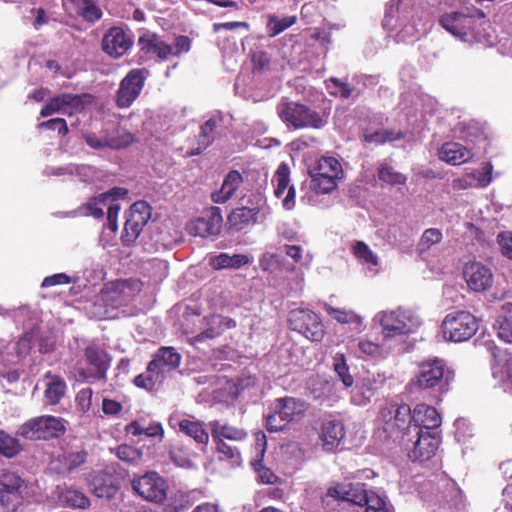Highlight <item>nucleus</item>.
<instances>
[{"instance_id": "f257e3e1", "label": "nucleus", "mask_w": 512, "mask_h": 512, "mask_svg": "<svg viewBox=\"0 0 512 512\" xmlns=\"http://www.w3.org/2000/svg\"><path fill=\"white\" fill-rule=\"evenodd\" d=\"M454 371L443 359L431 358L419 364L418 372L411 380V386L420 391H428L439 398L450 390Z\"/></svg>"}, {"instance_id": "f03ea898", "label": "nucleus", "mask_w": 512, "mask_h": 512, "mask_svg": "<svg viewBox=\"0 0 512 512\" xmlns=\"http://www.w3.org/2000/svg\"><path fill=\"white\" fill-rule=\"evenodd\" d=\"M276 111L289 129H321L328 122V116L325 113H320L294 101H281L277 105Z\"/></svg>"}, {"instance_id": "7ed1b4c3", "label": "nucleus", "mask_w": 512, "mask_h": 512, "mask_svg": "<svg viewBox=\"0 0 512 512\" xmlns=\"http://www.w3.org/2000/svg\"><path fill=\"white\" fill-rule=\"evenodd\" d=\"M374 322L381 327L384 340L401 338L413 333L420 325V318L411 310L397 308L378 312Z\"/></svg>"}, {"instance_id": "20e7f679", "label": "nucleus", "mask_w": 512, "mask_h": 512, "mask_svg": "<svg viewBox=\"0 0 512 512\" xmlns=\"http://www.w3.org/2000/svg\"><path fill=\"white\" fill-rule=\"evenodd\" d=\"M379 420L385 433L401 442L412 433V410L404 403L391 402L380 409Z\"/></svg>"}, {"instance_id": "39448f33", "label": "nucleus", "mask_w": 512, "mask_h": 512, "mask_svg": "<svg viewBox=\"0 0 512 512\" xmlns=\"http://www.w3.org/2000/svg\"><path fill=\"white\" fill-rule=\"evenodd\" d=\"M327 495L337 500L365 505L366 512H393L386 500L373 491H365L359 485L339 483L330 487Z\"/></svg>"}, {"instance_id": "423d86ee", "label": "nucleus", "mask_w": 512, "mask_h": 512, "mask_svg": "<svg viewBox=\"0 0 512 512\" xmlns=\"http://www.w3.org/2000/svg\"><path fill=\"white\" fill-rule=\"evenodd\" d=\"M269 410L266 427L270 432H278L289 423L301 420L307 410V404L297 398L283 397L275 399Z\"/></svg>"}, {"instance_id": "0eeeda50", "label": "nucleus", "mask_w": 512, "mask_h": 512, "mask_svg": "<svg viewBox=\"0 0 512 512\" xmlns=\"http://www.w3.org/2000/svg\"><path fill=\"white\" fill-rule=\"evenodd\" d=\"M478 328V319L472 313L465 310L448 313L442 322L444 337L453 342L469 340L475 335Z\"/></svg>"}, {"instance_id": "6e6552de", "label": "nucleus", "mask_w": 512, "mask_h": 512, "mask_svg": "<svg viewBox=\"0 0 512 512\" xmlns=\"http://www.w3.org/2000/svg\"><path fill=\"white\" fill-rule=\"evenodd\" d=\"M485 17L482 10L467 8L466 11H455L445 13L441 16L439 22L441 26L455 37L465 39L473 33L476 20Z\"/></svg>"}, {"instance_id": "1a4fd4ad", "label": "nucleus", "mask_w": 512, "mask_h": 512, "mask_svg": "<svg viewBox=\"0 0 512 512\" xmlns=\"http://www.w3.org/2000/svg\"><path fill=\"white\" fill-rule=\"evenodd\" d=\"M65 426L61 418L45 415L28 420L18 430V434L26 439H50L61 435Z\"/></svg>"}, {"instance_id": "9d476101", "label": "nucleus", "mask_w": 512, "mask_h": 512, "mask_svg": "<svg viewBox=\"0 0 512 512\" xmlns=\"http://www.w3.org/2000/svg\"><path fill=\"white\" fill-rule=\"evenodd\" d=\"M412 457L421 461L429 460L437 451L440 439L436 432L423 430L413 425L412 433L402 441Z\"/></svg>"}, {"instance_id": "9b49d317", "label": "nucleus", "mask_w": 512, "mask_h": 512, "mask_svg": "<svg viewBox=\"0 0 512 512\" xmlns=\"http://www.w3.org/2000/svg\"><path fill=\"white\" fill-rule=\"evenodd\" d=\"M288 324L291 330L299 332L311 341H321L325 334L319 316L309 309H292L288 314Z\"/></svg>"}, {"instance_id": "f8f14e48", "label": "nucleus", "mask_w": 512, "mask_h": 512, "mask_svg": "<svg viewBox=\"0 0 512 512\" xmlns=\"http://www.w3.org/2000/svg\"><path fill=\"white\" fill-rule=\"evenodd\" d=\"M149 71L145 68L131 69L120 81L119 88L115 95V102L118 108H129L140 96Z\"/></svg>"}, {"instance_id": "ddd939ff", "label": "nucleus", "mask_w": 512, "mask_h": 512, "mask_svg": "<svg viewBox=\"0 0 512 512\" xmlns=\"http://www.w3.org/2000/svg\"><path fill=\"white\" fill-rule=\"evenodd\" d=\"M151 218V206L146 201L135 202L126 214L122 241L126 245L132 244L142 232L144 226Z\"/></svg>"}, {"instance_id": "4468645a", "label": "nucleus", "mask_w": 512, "mask_h": 512, "mask_svg": "<svg viewBox=\"0 0 512 512\" xmlns=\"http://www.w3.org/2000/svg\"><path fill=\"white\" fill-rule=\"evenodd\" d=\"M255 206L240 207L234 209L227 217V222L231 229L241 231L257 222L265 220L268 211L263 209L265 200L260 194L254 195Z\"/></svg>"}, {"instance_id": "2eb2a0df", "label": "nucleus", "mask_w": 512, "mask_h": 512, "mask_svg": "<svg viewBox=\"0 0 512 512\" xmlns=\"http://www.w3.org/2000/svg\"><path fill=\"white\" fill-rule=\"evenodd\" d=\"M132 488L139 496L150 502L162 503L167 496V483L156 472H148L133 479Z\"/></svg>"}, {"instance_id": "dca6fc26", "label": "nucleus", "mask_w": 512, "mask_h": 512, "mask_svg": "<svg viewBox=\"0 0 512 512\" xmlns=\"http://www.w3.org/2000/svg\"><path fill=\"white\" fill-rule=\"evenodd\" d=\"M463 278L468 289L476 293L489 290L494 282L491 268L477 261H470L464 265Z\"/></svg>"}, {"instance_id": "f3484780", "label": "nucleus", "mask_w": 512, "mask_h": 512, "mask_svg": "<svg viewBox=\"0 0 512 512\" xmlns=\"http://www.w3.org/2000/svg\"><path fill=\"white\" fill-rule=\"evenodd\" d=\"M84 355L91 368L87 371L78 368V373L82 379L91 381L105 378L110 362L109 355L105 350L97 345L91 344L85 348Z\"/></svg>"}, {"instance_id": "a211bd4d", "label": "nucleus", "mask_w": 512, "mask_h": 512, "mask_svg": "<svg viewBox=\"0 0 512 512\" xmlns=\"http://www.w3.org/2000/svg\"><path fill=\"white\" fill-rule=\"evenodd\" d=\"M486 347L494 358L492 375L504 387L505 391H512V354L502 352L493 342H486Z\"/></svg>"}, {"instance_id": "6ab92c4d", "label": "nucleus", "mask_w": 512, "mask_h": 512, "mask_svg": "<svg viewBox=\"0 0 512 512\" xmlns=\"http://www.w3.org/2000/svg\"><path fill=\"white\" fill-rule=\"evenodd\" d=\"M23 484L21 477L9 470L0 471V505L7 511H13L19 502V489Z\"/></svg>"}, {"instance_id": "aec40b11", "label": "nucleus", "mask_w": 512, "mask_h": 512, "mask_svg": "<svg viewBox=\"0 0 512 512\" xmlns=\"http://www.w3.org/2000/svg\"><path fill=\"white\" fill-rule=\"evenodd\" d=\"M222 216L218 207H212L205 215L190 221L187 231L192 236H215L220 232Z\"/></svg>"}, {"instance_id": "412c9836", "label": "nucleus", "mask_w": 512, "mask_h": 512, "mask_svg": "<svg viewBox=\"0 0 512 512\" xmlns=\"http://www.w3.org/2000/svg\"><path fill=\"white\" fill-rule=\"evenodd\" d=\"M385 377L380 374H371L361 378L352 390L351 401L358 406L369 404L376 396L377 391L384 385Z\"/></svg>"}, {"instance_id": "4be33fe9", "label": "nucleus", "mask_w": 512, "mask_h": 512, "mask_svg": "<svg viewBox=\"0 0 512 512\" xmlns=\"http://www.w3.org/2000/svg\"><path fill=\"white\" fill-rule=\"evenodd\" d=\"M180 361L181 355L173 347H161L149 362L148 370L164 380L168 373L178 368Z\"/></svg>"}, {"instance_id": "5701e85b", "label": "nucleus", "mask_w": 512, "mask_h": 512, "mask_svg": "<svg viewBox=\"0 0 512 512\" xmlns=\"http://www.w3.org/2000/svg\"><path fill=\"white\" fill-rule=\"evenodd\" d=\"M132 40L120 27H112L102 39V49L114 58L123 56L131 47Z\"/></svg>"}, {"instance_id": "b1692460", "label": "nucleus", "mask_w": 512, "mask_h": 512, "mask_svg": "<svg viewBox=\"0 0 512 512\" xmlns=\"http://www.w3.org/2000/svg\"><path fill=\"white\" fill-rule=\"evenodd\" d=\"M82 108L80 96L62 93L52 97L41 109L40 116L48 117L55 113L72 114Z\"/></svg>"}, {"instance_id": "393cba45", "label": "nucleus", "mask_w": 512, "mask_h": 512, "mask_svg": "<svg viewBox=\"0 0 512 512\" xmlns=\"http://www.w3.org/2000/svg\"><path fill=\"white\" fill-rule=\"evenodd\" d=\"M273 182L275 183L274 194L277 198H282V205L285 209L291 210L295 206V189L289 186V168L286 164H281L275 175Z\"/></svg>"}, {"instance_id": "a878e982", "label": "nucleus", "mask_w": 512, "mask_h": 512, "mask_svg": "<svg viewBox=\"0 0 512 512\" xmlns=\"http://www.w3.org/2000/svg\"><path fill=\"white\" fill-rule=\"evenodd\" d=\"M92 493L98 498L111 499L118 491L117 479L108 472H95L90 479Z\"/></svg>"}, {"instance_id": "bb28decb", "label": "nucleus", "mask_w": 512, "mask_h": 512, "mask_svg": "<svg viewBox=\"0 0 512 512\" xmlns=\"http://www.w3.org/2000/svg\"><path fill=\"white\" fill-rule=\"evenodd\" d=\"M130 287L124 281L110 283L100 292V301H106L110 309L118 308L127 303L131 297Z\"/></svg>"}, {"instance_id": "cd10ccee", "label": "nucleus", "mask_w": 512, "mask_h": 512, "mask_svg": "<svg viewBox=\"0 0 512 512\" xmlns=\"http://www.w3.org/2000/svg\"><path fill=\"white\" fill-rule=\"evenodd\" d=\"M412 424L423 430H433L441 425V416L434 407L420 403L412 410Z\"/></svg>"}, {"instance_id": "c85d7f7f", "label": "nucleus", "mask_w": 512, "mask_h": 512, "mask_svg": "<svg viewBox=\"0 0 512 512\" xmlns=\"http://www.w3.org/2000/svg\"><path fill=\"white\" fill-rule=\"evenodd\" d=\"M345 437V428L341 421L325 420L321 426L320 438L326 450L332 451Z\"/></svg>"}, {"instance_id": "c756f323", "label": "nucleus", "mask_w": 512, "mask_h": 512, "mask_svg": "<svg viewBox=\"0 0 512 512\" xmlns=\"http://www.w3.org/2000/svg\"><path fill=\"white\" fill-rule=\"evenodd\" d=\"M45 390L44 400L46 404L56 405L64 397L67 384L65 380L59 375H53L51 372H47L44 375Z\"/></svg>"}, {"instance_id": "7c9ffc66", "label": "nucleus", "mask_w": 512, "mask_h": 512, "mask_svg": "<svg viewBox=\"0 0 512 512\" xmlns=\"http://www.w3.org/2000/svg\"><path fill=\"white\" fill-rule=\"evenodd\" d=\"M439 157L451 165H460L470 160L473 153L458 142H447L440 148Z\"/></svg>"}, {"instance_id": "2f4dec72", "label": "nucleus", "mask_w": 512, "mask_h": 512, "mask_svg": "<svg viewBox=\"0 0 512 512\" xmlns=\"http://www.w3.org/2000/svg\"><path fill=\"white\" fill-rule=\"evenodd\" d=\"M243 183L242 175L236 171H230L224 178L222 186L219 190L215 191L211 195V199L214 203L223 204L230 200L240 185Z\"/></svg>"}, {"instance_id": "473e14b6", "label": "nucleus", "mask_w": 512, "mask_h": 512, "mask_svg": "<svg viewBox=\"0 0 512 512\" xmlns=\"http://www.w3.org/2000/svg\"><path fill=\"white\" fill-rule=\"evenodd\" d=\"M84 139L87 145L93 149H103L106 147L121 149L130 143L131 137L130 135L124 137H109L106 134L97 136L95 133H86L84 134Z\"/></svg>"}, {"instance_id": "72a5a7b5", "label": "nucleus", "mask_w": 512, "mask_h": 512, "mask_svg": "<svg viewBox=\"0 0 512 512\" xmlns=\"http://www.w3.org/2000/svg\"><path fill=\"white\" fill-rule=\"evenodd\" d=\"M413 229L407 225H394L389 229L392 244L401 252H408L414 244Z\"/></svg>"}, {"instance_id": "f704fd0d", "label": "nucleus", "mask_w": 512, "mask_h": 512, "mask_svg": "<svg viewBox=\"0 0 512 512\" xmlns=\"http://www.w3.org/2000/svg\"><path fill=\"white\" fill-rule=\"evenodd\" d=\"M249 263L248 256L244 254H233L229 255L228 253H220L217 256H214L210 260V264L214 269H239L242 266Z\"/></svg>"}, {"instance_id": "c9c22d12", "label": "nucleus", "mask_w": 512, "mask_h": 512, "mask_svg": "<svg viewBox=\"0 0 512 512\" xmlns=\"http://www.w3.org/2000/svg\"><path fill=\"white\" fill-rule=\"evenodd\" d=\"M211 435L213 440L241 441L247 436L246 431L230 425L221 424L219 421L211 422Z\"/></svg>"}, {"instance_id": "e433bc0d", "label": "nucleus", "mask_w": 512, "mask_h": 512, "mask_svg": "<svg viewBox=\"0 0 512 512\" xmlns=\"http://www.w3.org/2000/svg\"><path fill=\"white\" fill-rule=\"evenodd\" d=\"M179 431L191 437L196 443L206 445L209 440L203 424L196 420L182 419L178 423Z\"/></svg>"}, {"instance_id": "4c0bfd02", "label": "nucleus", "mask_w": 512, "mask_h": 512, "mask_svg": "<svg viewBox=\"0 0 512 512\" xmlns=\"http://www.w3.org/2000/svg\"><path fill=\"white\" fill-rule=\"evenodd\" d=\"M221 121V117H211L208 119L202 126L198 139V147L192 149L188 154L190 156L199 155L205 148H207L213 141V132L219 122Z\"/></svg>"}, {"instance_id": "58836bf2", "label": "nucleus", "mask_w": 512, "mask_h": 512, "mask_svg": "<svg viewBox=\"0 0 512 512\" xmlns=\"http://www.w3.org/2000/svg\"><path fill=\"white\" fill-rule=\"evenodd\" d=\"M73 5L75 12L89 22H95L102 16L101 9L94 0H67Z\"/></svg>"}, {"instance_id": "ea45409f", "label": "nucleus", "mask_w": 512, "mask_h": 512, "mask_svg": "<svg viewBox=\"0 0 512 512\" xmlns=\"http://www.w3.org/2000/svg\"><path fill=\"white\" fill-rule=\"evenodd\" d=\"M323 308L331 318L339 323L355 325L356 329H360L362 326V318L352 310L334 308L329 304H324Z\"/></svg>"}, {"instance_id": "a19ab883", "label": "nucleus", "mask_w": 512, "mask_h": 512, "mask_svg": "<svg viewBox=\"0 0 512 512\" xmlns=\"http://www.w3.org/2000/svg\"><path fill=\"white\" fill-rule=\"evenodd\" d=\"M504 309L505 315L496 320L494 328L498 338L506 343H512V303L505 305Z\"/></svg>"}, {"instance_id": "79ce46f5", "label": "nucleus", "mask_w": 512, "mask_h": 512, "mask_svg": "<svg viewBox=\"0 0 512 512\" xmlns=\"http://www.w3.org/2000/svg\"><path fill=\"white\" fill-rule=\"evenodd\" d=\"M403 137L402 132L390 130V129H380L374 132L364 131L361 135V140L368 144H384L386 142H391L394 140H399Z\"/></svg>"}, {"instance_id": "37998d69", "label": "nucleus", "mask_w": 512, "mask_h": 512, "mask_svg": "<svg viewBox=\"0 0 512 512\" xmlns=\"http://www.w3.org/2000/svg\"><path fill=\"white\" fill-rule=\"evenodd\" d=\"M342 167L340 162L334 157H322L319 159L316 167L311 175L316 176H333L340 178Z\"/></svg>"}, {"instance_id": "c03bdc74", "label": "nucleus", "mask_w": 512, "mask_h": 512, "mask_svg": "<svg viewBox=\"0 0 512 512\" xmlns=\"http://www.w3.org/2000/svg\"><path fill=\"white\" fill-rule=\"evenodd\" d=\"M59 500L63 505L71 508L86 509L90 505L86 495L75 489H65L59 495Z\"/></svg>"}, {"instance_id": "a18cd8bd", "label": "nucleus", "mask_w": 512, "mask_h": 512, "mask_svg": "<svg viewBox=\"0 0 512 512\" xmlns=\"http://www.w3.org/2000/svg\"><path fill=\"white\" fill-rule=\"evenodd\" d=\"M297 22L296 16H283L269 15L266 25V30L269 37H275L294 25Z\"/></svg>"}, {"instance_id": "49530a36", "label": "nucleus", "mask_w": 512, "mask_h": 512, "mask_svg": "<svg viewBox=\"0 0 512 512\" xmlns=\"http://www.w3.org/2000/svg\"><path fill=\"white\" fill-rule=\"evenodd\" d=\"M442 239L443 234L440 229L428 228L424 230L416 246L419 255L426 254L432 246L440 243Z\"/></svg>"}, {"instance_id": "de8ad7c7", "label": "nucleus", "mask_w": 512, "mask_h": 512, "mask_svg": "<svg viewBox=\"0 0 512 512\" xmlns=\"http://www.w3.org/2000/svg\"><path fill=\"white\" fill-rule=\"evenodd\" d=\"M353 255L363 264L370 268L379 264L378 256L363 241H356L352 246Z\"/></svg>"}, {"instance_id": "09e8293b", "label": "nucleus", "mask_w": 512, "mask_h": 512, "mask_svg": "<svg viewBox=\"0 0 512 512\" xmlns=\"http://www.w3.org/2000/svg\"><path fill=\"white\" fill-rule=\"evenodd\" d=\"M333 370L342 381L345 387H351L354 383L353 376L350 374L349 366L344 354L336 353L333 357Z\"/></svg>"}, {"instance_id": "8fccbe9b", "label": "nucleus", "mask_w": 512, "mask_h": 512, "mask_svg": "<svg viewBox=\"0 0 512 512\" xmlns=\"http://www.w3.org/2000/svg\"><path fill=\"white\" fill-rule=\"evenodd\" d=\"M216 444L220 460H229L232 465L241 464V455L236 446L224 442V440H213Z\"/></svg>"}, {"instance_id": "3c124183", "label": "nucleus", "mask_w": 512, "mask_h": 512, "mask_svg": "<svg viewBox=\"0 0 512 512\" xmlns=\"http://www.w3.org/2000/svg\"><path fill=\"white\" fill-rule=\"evenodd\" d=\"M333 176L311 175V188L319 194H326L333 191L337 186V180Z\"/></svg>"}, {"instance_id": "603ef678", "label": "nucleus", "mask_w": 512, "mask_h": 512, "mask_svg": "<svg viewBox=\"0 0 512 512\" xmlns=\"http://www.w3.org/2000/svg\"><path fill=\"white\" fill-rule=\"evenodd\" d=\"M378 178L390 185L404 184L406 181V177L404 175L395 171L393 167L387 164H381L378 168Z\"/></svg>"}, {"instance_id": "864d4df0", "label": "nucleus", "mask_w": 512, "mask_h": 512, "mask_svg": "<svg viewBox=\"0 0 512 512\" xmlns=\"http://www.w3.org/2000/svg\"><path fill=\"white\" fill-rule=\"evenodd\" d=\"M21 446L18 440L4 431H0V454L11 458L19 453Z\"/></svg>"}, {"instance_id": "5fc2aeb1", "label": "nucleus", "mask_w": 512, "mask_h": 512, "mask_svg": "<svg viewBox=\"0 0 512 512\" xmlns=\"http://www.w3.org/2000/svg\"><path fill=\"white\" fill-rule=\"evenodd\" d=\"M107 202L103 199L102 194L97 197L89 199L82 207L85 215H91L95 218H100L104 215L103 209L107 206Z\"/></svg>"}, {"instance_id": "6e6d98bb", "label": "nucleus", "mask_w": 512, "mask_h": 512, "mask_svg": "<svg viewBox=\"0 0 512 512\" xmlns=\"http://www.w3.org/2000/svg\"><path fill=\"white\" fill-rule=\"evenodd\" d=\"M116 456L130 464H138L142 460V453L138 449L125 444L116 449Z\"/></svg>"}, {"instance_id": "4d7b16f0", "label": "nucleus", "mask_w": 512, "mask_h": 512, "mask_svg": "<svg viewBox=\"0 0 512 512\" xmlns=\"http://www.w3.org/2000/svg\"><path fill=\"white\" fill-rule=\"evenodd\" d=\"M326 87L331 95L340 96L344 99L349 98L352 93L349 84L334 77L326 81Z\"/></svg>"}, {"instance_id": "13d9d810", "label": "nucleus", "mask_w": 512, "mask_h": 512, "mask_svg": "<svg viewBox=\"0 0 512 512\" xmlns=\"http://www.w3.org/2000/svg\"><path fill=\"white\" fill-rule=\"evenodd\" d=\"M163 380L155 372H150L148 369L146 373H142L135 377L134 384L137 387L152 390L156 384L161 383Z\"/></svg>"}, {"instance_id": "bf43d9fd", "label": "nucleus", "mask_w": 512, "mask_h": 512, "mask_svg": "<svg viewBox=\"0 0 512 512\" xmlns=\"http://www.w3.org/2000/svg\"><path fill=\"white\" fill-rule=\"evenodd\" d=\"M129 431L133 435H146L148 437H155L162 435L163 428L159 423L150 424L147 427H143L138 422H133L130 424Z\"/></svg>"}, {"instance_id": "052dcab7", "label": "nucleus", "mask_w": 512, "mask_h": 512, "mask_svg": "<svg viewBox=\"0 0 512 512\" xmlns=\"http://www.w3.org/2000/svg\"><path fill=\"white\" fill-rule=\"evenodd\" d=\"M208 325L209 326L207 329H205L203 332L195 336L196 342H201L206 339H214L223 333V328L221 327V325L213 323V316L210 317Z\"/></svg>"}, {"instance_id": "680f3d73", "label": "nucleus", "mask_w": 512, "mask_h": 512, "mask_svg": "<svg viewBox=\"0 0 512 512\" xmlns=\"http://www.w3.org/2000/svg\"><path fill=\"white\" fill-rule=\"evenodd\" d=\"M497 243L500 246L501 253L512 260V231H504L497 235Z\"/></svg>"}, {"instance_id": "e2e57ef3", "label": "nucleus", "mask_w": 512, "mask_h": 512, "mask_svg": "<svg viewBox=\"0 0 512 512\" xmlns=\"http://www.w3.org/2000/svg\"><path fill=\"white\" fill-rule=\"evenodd\" d=\"M110 308L106 301H100V293L96 296L95 301L89 308L88 313L97 319L106 318L109 315Z\"/></svg>"}, {"instance_id": "0e129e2a", "label": "nucleus", "mask_w": 512, "mask_h": 512, "mask_svg": "<svg viewBox=\"0 0 512 512\" xmlns=\"http://www.w3.org/2000/svg\"><path fill=\"white\" fill-rule=\"evenodd\" d=\"M38 128L57 131L59 135L65 136L68 133V126L63 118H54L38 124Z\"/></svg>"}, {"instance_id": "69168bd1", "label": "nucleus", "mask_w": 512, "mask_h": 512, "mask_svg": "<svg viewBox=\"0 0 512 512\" xmlns=\"http://www.w3.org/2000/svg\"><path fill=\"white\" fill-rule=\"evenodd\" d=\"M87 453L84 450L71 452L65 455L64 463L69 470H72L86 461Z\"/></svg>"}, {"instance_id": "338daca9", "label": "nucleus", "mask_w": 512, "mask_h": 512, "mask_svg": "<svg viewBox=\"0 0 512 512\" xmlns=\"http://www.w3.org/2000/svg\"><path fill=\"white\" fill-rule=\"evenodd\" d=\"M359 352L366 356H378L381 352L380 346L372 341L361 339L357 343Z\"/></svg>"}, {"instance_id": "774afa93", "label": "nucleus", "mask_w": 512, "mask_h": 512, "mask_svg": "<svg viewBox=\"0 0 512 512\" xmlns=\"http://www.w3.org/2000/svg\"><path fill=\"white\" fill-rule=\"evenodd\" d=\"M158 40L159 37L155 34H145L139 38L138 44L140 45L141 51L144 53L154 54Z\"/></svg>"}]
</instances>
